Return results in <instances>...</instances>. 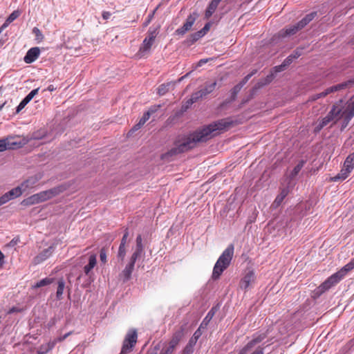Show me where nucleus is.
<instances>
[{
  "instance_id": "5fc2aeb1",
  "label": "nucleus",
  "mask_w": 354,
  "mask_h": 354,
  "mask_svg": "<svg viewBox=\"0 0 354 354\" xmlns=\"http://www.w3.org/2000/svg\"><path fill=\"white\" fill-rule=\"evenodd\" d=\"M73 333V331H70L66 334H64L63 336L59 337L57 339H54L53 341H57V342H61L66 339L69 335H71Z\"/></svg>"
},
{
  "instance_id": "bf43d9fd",
  "label": "nucleus",
  "mask_w": 354,
  "mask_h": 354,
  "mask_svg": "<svg viewBox=\"0 0 354 354\" xmlns=\"http://www.w3.org/2000/svg\"><path fill=\"white\" fill-rule=\"evenodd\" d=\"M294 59L290 55L288 56L283 62V65H285L286 67H288L292 62Z\"/></svg>"
},
{
  "instance_id": "aec40b11",
  "label": "nucleus",
  "mask_w": 354,
  "mask_h": 354,
  "mask_svg": "<svg viewBox=\"0 0 354 354\" xmlns=\"http://www.w3.org/2000/svg\"><path fill=\"white\" fill-rule=\"evenodd\" d=\"M221 1L220 0H212L211 2L209 3L205 12V18L208 19L209 17H212L213 13L216 11L219 3Z\"/></svg>"
},
{
  "instance_id": "72a5a7b5",
  "label": "nucleus",
  "mask_w": 354,
  "mask_h": 354,
  "mask_svg": "<svg viewBox=\"0 0 354 354\" xmlns=\"http://www.w3.org/2000/svg\"><path fill=\"white\" fill-rule=\"evenodd\" d=\"M344 166L350 169L351 171L354 168V152L348 155V156L346 158Z\"/></svg>"
},
{
  "instance_id": "f03ea898",
  "label": "nucleus",
  "mask_w": 354,
  "mask_h": 354,
  "mask_svg": "<svg viewBox=\"0 0 354 354\" xmlns=\"http://www.w3.org/2000/svg\"><path fill=\"white\" fill-rule=\"evenodd\" d=\"M234 252V246L232 243L228 245L217 259L212 274V279L214 281L218 279L222 273L231 264Z\"/></svg>"
},
{
  "instance_id": "ddd939ff",
  "label": "nucleus",
  "mask_w": 354,
  "mask_h": 354,
  "mask_svg": "<svg viewBox=\"0 0 354 354\" xmlns=\"http://www.w3.org/2000/svg\"><path fill=\"white\" fill-rule=\"evenodd\" d=\"M184 335V329L181 327L179 330H176L169 341L168 345H166L167 347L174 351L176 346L178 344L181 339Z\"/></svg>"
},
{
  "instance_id": "4be33fe9",
  "label": "nucleus",
  "mask_w": 354,
  "mask_h": 354,
  "mask_svg": "<svg viewBox=\"0 0 354 354\" xmlns=\"http://www.w3.org/2000/svg\"><path fill=\"white\" fill-rule=\"evenodd\" d=\"M57 344V341L49 342L45 344L41 345L37 351V354H46L51 351Z\"/></svg>"
},
{
  "instance_id": "423d86ee",
  "label": "nucleus",
  "mask_w": 354,
  "mask_h": 354,
  "mask_svg": "<svg viewBox=\"0 0 354 354\" xmlns=\"http://www.w3.org/2000/svg\"><path fill=\"white\" fill-rule=\"evenodd\" d=\"M342 279L339 277L337 272L334 273L316 288L315 294L317 297L320 296L324 292L338 283Z\"/></svg>"
},
{
  "instance_id": "603ef678",
  "label": "nucleus",
  "mask_w": 354,
  "mask_h": 354,
  "mask_svg": "<svg viewBox=\"0 0 354 354\" xmlns=\"http://www.w3.org/2000/svg\"><path fill=\"white\" fill-rule=\"evenodd\" d=\"M211 23L210 22H207V24H205L204 27L200 30L201 32H202L203 35L205 36L207 32L210 29V27H211Z\"/></svg>"
},
{
  "instance_id": "2f4dec72",
  "label": "nucleus",
  "mask_w": 354,
  "mask_h": 354,
  "mask_svg": "<svg viewBox=\"0 0 354 354\" xmlns=\"http://www.w3.org/2000/svg\"><path fill=\"white\" fill-rule=\"evenodd\" d=\"M306 163V161L304 160H301L297 165L294 167L292 171L290 173V178H295L299 172L301 171V169L304 167V165Z\"/></svg>"
},
{
  "instance_id": "9d476101",
  "label": "nucleus",
  "mask_w": 354,
  "mask_h": 354,
  "mask_svg": "<svg viewBox=\"0 0 354 354\" xmlns=\"http://www.w3.org/2000/svg\"><path fill=\"white\" fill-rule=\"evenodd\" d=\"M301 30H302V28L300 27V26H299V24L297 23L294 25H290L281 29L278 32V37L279 38H286L288 37H290L292 35H295L298 31Z\"/></svg>"
},
{
  "instance_id": "a18cd8bd",
  "label": "nucleus",
  "mask_w": 354,
  "mask_h": 354,
  "mask_svg": "<svg viewBox=\"0 0 354 354\" xmlns=\"http://www.w3.org/2000/svg\"><path fill=\"white\" fill-rule=\"evenodd\" d=\"M196 339H194L193 337H191L189 339L188 343L187 344V345L185 347L194 351V347L196 345Z\"/></svg>"
},
{
  "instance_id": "b1692460",
  "label": "nucleus",
  "mask_w": 354,
  "mask_h": 354,
  "mask_svg": "<svg viewBox=\"0 0 354 354\" xmlns=\"http://www.w3.org/2000/svg\"><path fill=\"white\" fill-rule=\"evenodd\" d=\"M96 255L91 254L88 258V263L84 267V272L86 275H89L91 270L96 266Z\"/></svg>"
},
{
  "instance_id": "6e6552de",
  "label": "nucleus",
  "mask_w": 354,
  "mask_h": 354,
  "mask_svg": "<svg viewBox=\"0 0 354 354\" xmlns=\"http://www.w3.org/2000/svg\"><path fill=\"white\" fill-rule=\"evenodd\" d=\"M23 193L24 191L20 185L12 189L0 197V206L8 203L12 199L19 197Z\"/></svg>"
},
{
  "instance_id": "c9c22d12",
  "label": "nucleus",
  "mask_w": 354,
  "mask_h": 354,
  "mask_svg": "<svg viewBox=\"0 0 354 354\" xmlns=\"http://www.w3.org/2000/svg\"><path fill=\"white\" fill-rule=\"evenodd\" d=\"M142 252L143 250L136 249L132 254L129 263L135 266L136 260L142 255Z\"/></svg>"
},
{
  "instance_id": "7ed1b4c3",
  "label": "nucleus",
  "mask_w": 354,
  "mask_h": 354,
  "mask_svg": "<svg viewBox=\"0 0 354 354\" xmlns=\"http://www.w3.org/2000/svg\"><path fill=\"white\" fill-rule=\"evenodd\" d=\"M159 26L158 27H150L147 31V36L143 40L142 45L140 47L138 53L140 57L145 56L148 53L155 41L159 32Z\"/></svg>"
},
{
  "instance_id": "a211bd4d",
  "label": "nucleus",
  "mask_w": 354,
  "mask_h": 354,
  "mask_svg": "<svg viewBox=\"0 0 354 354\" xmlns=\"http://www.w3.org/2000/svg\"><path fill=\"white\" fill-rule=\"evenodd\" d=\"M54 247L50 246L46 249H44L41 253H39L35 258V262L39 263L46 259H47L53 252Z\"/></svg>"
},
{
  "instance_id": "f257e3e1",
  "label": "nucleus",
  "mask_w": 354,
  "mask_h": 354,
  "mask_svg": "<svg viewBox=\"0 0 354 354\" xmlns=\"http://www.w3.org/2000/svg\"><path fill=\"white\" fill-rule=\"evenodd\" d=\"M232 125V121L224 118L215 121L208 125L197 129L196 131L184 135L175 142V147L171 148L165 156H174L194 149L198 143L205 142L216 135V131L228 129Z\"/></svg>"
},
{
  "instance_id": "0e129e2a",
  "label": "nucleus",
  "mask_w": 354,
  "mask_h": 354,
  "mask_svg": "<svg viewBox=\"0 0 354 354\" xmlns=\"http://www.w3.org/2000/svg\"><path fill=\"white\" fill-rule=\"evenodd\" d=\"M216 82L214 81V82L211 83V84H206L205 85V87L209 89V91L212 93L216 88Z\"/></svg>"
},
{
  "instance_id": "cd10ccee",
  "label": "nucleus",
  "mask_w": 354,
  "mask_h": 354,
  "mask_svg": "<svg viewBox=\"0 0 354 354\" xmlns=\"http://www.w3.org/2000/svg\"><path fill=\"white\" fill-rule=\"evenodd\" d=\"M341 113L342 109L339 107L334 105L326 115L329 116L330 118L333 120L334 119L340 118L342 116Z\"/></svg>"
},
{
  "instance_id": "774afa93",
  "label": "nucleus",
  "mask_w": 354,
  "mask_h": 354,
  "mask_svg": "<svg viewBox=\"0 0 354 354\" xmlns=\"http://www.w3.org/2000/svg\"><path fill=\"white\" fill-rule=\"evenodd\" d=\"M194 351L185 347L181 352V354H193Z\"/></svg>"
},
{
  "instance_id": "6ab92c4d",
  "label": "nucleus",
  "mask_w": 354,
  "mask_h": 354,
  "mask_svg": "<svg viewBox=\"0 0 354 354\" xmlns=\"http://www.w3.org/2000/svg\"><path fill=\"white\" fill-rule=\"evenodd\" d=\"M288 193H289V189L288 187H283V189H281L279 194H278L276 198L274 199V202L272 203V206L274 208H277L279 206H280L281 204L282 203L283 201L284 200V198L288 196Z\"/></svg>"
},
{
  "instance_id": "3c124183",
  "label": "nucleus",
  "mask_w": 354,
  "mask_h": 354,
  "mask_svg": "<svg viewBox=\"0 0 354 354\" xmlns=\"http://www.w3.org/2000/svg\"><path fill=\"white\" fill-rule=\"evenodd\" d=\"M251 78V75H247L244 77V78L239 83L237 84L238 86H239L241 88L243 86L248 82V80Z\"/></svg>"
},
{
  "instance_id": "c756f323",
  "label": "nucleus",
  "mask_w": 354,
  "mask_h": 354,
  "mask_svg": "<svg viewBox=\"0 0 354 354\" xmlns=\"http://www.w3.org/2000/svg\"><path fill=\"white\" fill-rule=\"evenodd\" d=\"M174 84L173 82H167L165 84H160L158 88V93L159 95H164L165 93H167L169 88L171 86H174Z\"/></svg>"
},
{
  "instance_id": "338daca9",
  "label": "nucleus",
  "mask_w": 354,
  "mask_h": 354,
  "mask_svg": "<svg viewBox=\"0 0 354 354\" xmlns=\"http://www.w3.org/2000/svg\"><path fill=\"white\" fill-rule=\"evenodd\" d=\"M143 126L142 124L140 123V122L139 121L136 124H135L132 129H131V131L132 132H135L137 130H138L139 129H140Z\"/></svg>"
},
{
  "instance_id": "a19ab883",
  "label": "nucleus",
  "mask_w": 354,
  "mask_h": 354,
  "mask_svg": "<svg viewBox=\"0 0 354 354\" xmlns=\"http://www.w3.org/2000/svg\"><path fill=\"white\" fill-rule=\"evenodd\" d=\"M241 88L237 84L235 85L231 90L232 100H234L237 94L241 91Z\"/></svg>"
},
{
  "instance_id": "39448f33",
  "label": "nucleus",
  "mask_w": 354,
  "mask_h": 354,
  "mask_svg": "<svg viewBox=\"0 0 354 354\" xmlns=\"http://www.w3.org/2000/svg\"><path fill=\"white\" fill-rule=\"evenodd\" d=\"M65 189L66 187L64 185H59L50 189L40 192L35 195L37 198V203H39L59 195L65 191Z\"/></svg>"
},
{
  "instance_id": "37998d69",
  "label": "nucleus",
  "mask_w": 354,
  "mask_h": 354,
  "mask_svg": "<svg viewBox=\"0 0 354 354\" xmlns=\"http://www.w3.org/2000/svg\"><path fill=\"white\" fill-rule=\"evenodd\" d=\"M136 249L144 250V245L142 244V239L140 234L136 238Z\"/></svg>"
},
{
  "instance_id": "0eeeda50",
  "label": "nucleus",
  "mask_w": 354,
  "mask_h": 354,
  "mask_svg": "<svg viewBox=\"0 0 354 354\" xmlns=\"http://www.w3.org/2000/svg\"><path fill=\"white\" fill-rule=\"evenodd\" d=\"M268 330L261 333H255L253 338L250 341L241 351L239 354H246L250 349H252L256 344L261 342L264 339L268 337Z\"/></svg>"
},
{
  "instance_id": "de8ad7c7",
  "label": "nucleus",
  "mask_w": 354,
  "mask_h": 354,
  "mask_svg": "<svg viewBox=\"0 0 354 354\" xmlns=\"http://www.w3.org/2000/svg\"><path fill=\"white\" fill-rule=\"evenodd\" d=\"M128 236H129V231H128V229L126 228L125 230H124V233L123 234V236H122V238L121 239V242H120V245H126L127 241Z\"/></svg>"
},
{
  "instance_id": "4d7b16f0",
  "label": "nucleus",
  "mask_w": 354,
  "mask_h": 354,
  "mask_svg": "<svg viewBox=\"0 0 354 354\" xmlns=\"http://www.w3.org/2000/svg\"><path fill=\"white\" fill-rule=\"evenodd\" d=\"M286 68L287 67L285 65H283V63L282 62L281 64L274 66L273 69L275 73H280L284 71Z\"/></svg>"
},
{
  "instance_id": "2eb2a0df",
  "label": "nucleus",
  "mask_w": 354,
  "mask_h": 354,
  "mask_svg": "<svg viewBox=\"0 0 354 354\" xmlns=\"http://www.w3.org/2000/svg\"><path fill=\"white\" fill-rule=\"evenodd\" d=\"M41 178V174H36L35 176H30L24 180L22 183H21L20 187L22 188L24 192L27 189L32 187Z\"/></svg>"
},
{
  "instance_id": "f3484780",
  "label": "nucleus",
  "mask_w": 354,
  "mask_h": 354,
  "mask_svg": "<svg viewBox=\"0 0 354 354\" xmlns=\"http://www.w3.org/2000/svg\"><path fill=\"white\" fill-rule=\"evenodd\" d=\"M133 268L134 265L129 263L119 274L120 279H122L124 283L128 281L131 279Z\"/></svg>"
},
{
  "instance_id": "052dcab7",
  "label": "nucleus",
  "mask_w": 354,
  "mask_h": 354,
  "mask_svg": "<svg viewBox=\"0 0 354 354\" xmlns=\"http://www.w3.org/2000/svg\"><path fill=\"white\" fill-rule=\"evenodd\" d=\"M214 309L212 308L207 313V315H206V317H205L203 323L205 322V321H207L209 322L212 318V317L214 316Z\"/></svg>"
},
{
  "instance_id": "9b49d317",
  "label": "nucleus",
  "mask_w": 354,
  "mask_h": 354,
  "mask_svg": "<svg viewBox=\"0 0 354 354\" xmlns=\"http://www.w3.org/2000/svg\"><path fill=\"white\" fill-rule=\"evenodd\" d=\"M301 30H302V28L300 27V26H299V24L297 23L294 25H290L281 29L278 32V37L279 38H286L288 37H290L292 35H295L298 31Z\"/></svg>"
},
{
  "instance_id": "49530a36",
  "label": "nucleus",
  "mask_w": 354,
  "mask_h": 354,
  "mask_svg": "<svg viewBox=\"0 0 354 354\" xmlns=\"http://www.w3.org/2000/svg\"><path fill=\"white\" fill-rule=\"evenodd\" d=\"M192 35V41H198L199 39L202 38L204 35H203L202 32L197 31Z\"/></svg>"
},
{
  "instance_id": "4468645a",
  "label": "nucleus",
  "mask_w": 354,
  "mask_h": 354,
  "mask_svg": "<svg viewBox=\"0 0 354 354\" xmlns=\"http://www.w3.org/2000/svg\"><path fill=\"white\" fill-rule=\"evenodd\" d=\"M40 55V49L39 47H32L30 48L24 57V61L26 64L34 62Z\"/></svg>"
},
{
  "instance_id": "6e6d98bb",
  "label": "nucleus",
  "mask_w": 354,
  "mask_h": 354,
  "mask_svg": "<svg viewBox=\"0 0 354 354\" xmlns=\"http://www.w3.org/2000/svg\"><path fill=\"white\" fill-rule=\"evenodd\" d=\"M150 116L151 115H149V113L145 112L139 121L140 122L141 124L144 125L145 123L149 119Z\"/></svg>"
},
{
  "instance_id": "a878e982",
  "label": "nucleus",
  "mask_w": 354,
  "mask_h": 354,
  "mask_svg": "<svg viewBox=\"0 0 354 354\" xmlns=\"http://www.w3.org/2000/svg\"><path fill=\"white\" fill-rule=\"evenodd\" d=\"M351 172V171L350 169L344 166L343 168L341 169L340 172L333 178V180L335 182L338 180H345Z\"/></svg>"
},
{
  "instance_id": "e2e57ef3",
  "label": "nucleus",
  "mask_w": 354,
  "mask_h": 354,
  "mask_svg": "<svg viewBox=\"0 0 354 354\" xmlns=\"http://www.w3.org/2000/svg\"><path fill=\"white\" fill-rule=\"evenodd\" d=\"M159 349L160 345L158 344L156 346H154L153 348L149 350L147 354H158V351H159Z\"/></svg>"
},
{
  "instance_id": "13d9d810",
  "label": "nucleus",
  "mask_w": 354,
  "mask_h": 354,
  "mask_svg": "<svg viewBox=\"0 0 354 354\" xmlns=\"http://www.w3.org/2000/svg\"><path fill=\"white\" fill-rule=\"evenodd\" d=\"M160 105H154L151 106L147 112L149 113L150 115H151V114L156 113L160 109Z\"/></svg>"
},
{
  "instance_id": "ea45409f",
  "label": "nucleus",
  "mask_w": 354,
  "mask_h": 354,
  "mask_svg": "<svg viewBox=\"0 0 354 354\" xmlns=\"http://www.w3.org/2000/svg\"><path fill=\"white\" fill-rule=\"evenodd\" d=\"M106 254H107V248H102L100 251V259L102 263L105 264L107 261L106 260Z\"/></svg>"
},
{
  "instance_id": "864d4df0",
  "label": "nucleus",
  "mask_w": 354,
  "mask_h": 354,
  "mask_svg": "<svg viewBox=\"0 0 354 354\" xmlns=\"http://www.w3.org/2000/svg\"><path fill=\"white\" fill-rule=\"evenodd\" d=\"M174 351L167 347L166 346H163L160 351L159 354H172Z\"/></svg>"
},
{
  "instance_id": "7c9ffc66",
  "label": "nucleus",
  "mask_w": 354,
  "mask_h": 354,
  "mask_svg": "<svg viewBox=\"0 0 354 354\" xmlns=\"http://www.w3.org/2000/svg\"><path fill=\"white\" fill-rule=\"evenodd\" d=\"M58 286L56 292V297L58 300L62 299V295L65 288V281L63 279H59L57 282Z\"/></svg>"
},
{
  "instance_id": "f704fd0d",
  "label": "nucleus",
  "mask_w": 354,
  "mask_h": 354,
  "mask_svg": "<svg viewBox=\"0 0 354 354\" xmlns=\"http://www.w3.org/2000/svg\"><path fill=\"white\" fill-rule=\"evenodd\" d=\"M21 204L24 206H30V205H33L38 204V203H37L35 195L33 194V195L24 199L21 202Z\"/></svg>"
},
{
  "instance_id": "09e8293b",
  "label": "nucleus",
  "mask_w": 354,
  "mask_h": 354,
  "mask_svg": "<svg viewBox=\"0 0 354 354\" xmlns=\"http://www.w3.org/2000/svg\"><path fill=\"white\" fill-rule=\"evenodd\" d=\"M302 50H303L302 48H301V49L297 48L296 50H295L293 51V53L292 54H290V55L292 57V58L294 59H297L298 57H299L301 55Z\"/></svg>"
},
{
  "instance_id": "79ce46f5",
  "label": "nucleus",
  "mask_w": 354,
  "mask_h": 354,
  "mask_svg": "<svg viewBox=\"0 0 354 354\" xmlns=\"http://www.w3.org/2000/svg\"><path fill=\"white\" fill-rule=\"evenodd\" d=\"M327 95V92L325 91L319 93H317L310 96V100L311 101H315L319 98L324 97Z\"/></svg>"
},
{
  "instance_id": "412c9836",
  "label": "nucleus",
  "mask_w": 354,
  "mask_h": 354,
  "mask_svg": "<svg viewBox=\"0 0 354 354\" xmlns=\"http://www.w3.org/2000/svg\"><path fill=\"white\" fill-rule=\"evenodd\" d=\"M317 17V12L313 11L310 13L306 15L303 19H301L297 23L299 26L303 29L306 26H307L310 21H312L315 17Z\"/></svg>"
},
{
  "instance_id": "c03bdc74",
  "label": "nucleus",
  "mask_w": 354,
  "mask_h": 354,
  "mask_svg": "<svg viewBox=\"0 0 354 354\" xmlns=\"http://www.w3.org/2000/svg\"><path fill=\"white\" fill-rule=\"evenodd\" d=\"M32 33L35 35L36 39H38V40L43 39L44 36H43L41 30L38 28H37V27L33 28Z\"/></svg>"
},
{
  "instance_id": "c85d7f7f",
  "label": "nucleus",
  "mask_w": 354,
  "mask_h": 354,
  "mask_svg": "<svg viewBox=\"0 0 354 354\" xmlns=\"http://www.w3.org/2000/svg\"><path fill=\"white\" fill-rule=\"evenodd\" d=\"M47 131L44 129H40L36 131H34L31 136V140H41L46 137Z\"/></svg>"
},
{
  "instance_id": "58836bf2",
  "label": "nucleus",
  "mask_w": 354,
  "mask_h": 354,
  "mask_svg": "<svg viewBox=\"0 0 354 354\" xmlns=\"http://www.w3.org/2000/svg\"><path fill=\"white\" fill-rule=\"evenodd\" d=\"M21 15V12L19 10L13 11L6 19L10 24L17 19Z\"/></svg>"
},
{
  "instance_id": "f8f14e48",
  "label": "nucleus",
  "mask_w": 354,
  "mask_h": 354,
  "mask_svg": "<svg viewBox=\"0 0 354 354\" xmlns=\"http://www.w3.org/2000/svg\"><path fill=\"white\" fill-rule=\"evenodd\" d=\"M255 280V274L253 271H249L241 279L239 282V287L241 289L246 290L251 283H254Z\"/></svg>"
},
{
  "instance_id": "473e14b6",
  "label": "nucleus",
  "mask_w": 354,
  "mask_h": 354,
  "mask_svg": "<svg viewBox=\"0 0 354 354\" xmlns=\"http://www.w3.org/2000/svg\"><path fill=\"white\" fill-rule=\"evenodd\" d=\"M54 281L53 278L46 277L41 280L37 281L34 286V288H38L43 286H46L52 283Z\"/></svg>"
},
{
  "instance_id": "1a4fd4ad",
  "label": "nucleus",
  "mask_w": 354,
  "mask_h": 354,
  "mask_svg": "<svg viewBox=\"0 0 354 354\" xmlns=\"http://www.w3.org/2000/svg\"><path fill=\"white\" fill-rule=\"evenodd\" d=\"M198 17V14L196 12H193L190 14L184 24L177 30H176L175 33L178 35H184L187 32L191 30L192 26L196 21V19Z\"/></svg>"
},
{
  "instance_id": "20e7f679",
  "label": "nucleus",
  "mask_w": 354,
  "mask_h": 354,
  "mask_svg": "<svg viewBox=\"0 0 354 354\" xmlns=\"http://www.w3.org/2000/svg\"><path fill=\"white\" fill-rule=\"evenodd\" d=\"M138 339L137 331L135 329H131L127 333L120 354H127L133 351Z\"/></svg>"
},
{
  "instance_id": "4c0bfd02",
  "label": "nucleus",
  "mask_w": 354,
  "mask_h": 354,
  "mask_svg": "<svg viewBox=\"0 0 354 354\" xmlns=\"http://www.w3.org/2000/svg\"><path fill=\"white\" fill-rule=\"evenodd\" d=\"M126 255L125 245H120L117 257L121 261H123Z\"/></svg>"
},
{
  "instance_id": "5701e85b",
  "label": "nucleus",
  "mask_w": 354,
  "mask_h": 354,
  "mask_svg": "<svg viewBox=\"0 0 354 354\" xmlns=\"http://www.w3.org/2000/svg\"><path fill=\"white\" fill-rule=\"evenodd\" d=\"M350 85L349 80L345 82H342L330 87L327 88L325 91L327 92V95L330 93H335L343 89H345Z\"/></svg>"
},
{
  "instance_id": "8fccbe9b",
  "label": "nucleus",
  "mask_w": 354,
  "mask_h": 354,
  "mask_svg": "<svg viewBox=\"0 0 354 354\" xmlns=\"http://www.w3.org/2000/svg\"><path fill=\"white\" fill-rule=\"evenodd\" d=\"M8 150L6 138L0 140V152Z\"/></svg>"
},
{
  "instance_id": "69168bd1",
  "label": "nucleus",
  "mask_w": 354,
  "mask_h": 354,
  "mask_svg": "<svg viewBox=\"0 0 354 354\" xmlns=\"http://www.w3.org/2000/svg\"><path fill=\"white\" fill-rule=\"evenodd\" d=\"M154 12L153 11L151 14L149 15V16L147 17V20L145 21V22L144 23V26H147L149 25V24L151 22V21L152 20L153 17V15H154Z\"/></svg>"
},
{
  "instance_id": "e433bc0d",
  "label": "nucleus",
  "mask_w": 354,
  "mask_h": 354,
  "mask_svg": "<svg viewBox=\"0 0 354 354\" xmlns=\"http://www.w3.org/2000/svg\"><path fill=\"white\" fill-rule=\"evenodd\" d=\"M203 93H200L199 91L194 92L192 94L189 100L191 104H194L198 101L200 99L203 98Z\"/></svg>"
},
{
  "instance_id": "dca6fc26",
  "label": "nucleus",
  "mask_w": 354,
  "mask_h": 354,
  "mask_svg": "<svg viewBox=\"0 0 354 354\" xmlns=\"http://www.w3.org/2000/svg\"><path fill=\"white\" fill-rule=\"evenodd\" d=\"M39 88L32 90L19 103L16 109V112L19 113L26 105L38 93Z\"/></svg>"
},
{
  "instance_id": "393cba45",
  "label": "nucleus",
  "mask_w": 354,
  "mask_h": 354,
  "mask_svg": "<svg viewBox=\"0 0 354 354\" xmlns=\"http://www.w3.org/2000/svg\"><path fill=\"white\" fill-rule=\"evenodd\" d=\"M354 268V258L351 259V261L348 263L346 265H345L343 268H342L339 271L337 272L339 275V277L343 279L346 274L352 270Z\"/></svg>"
},
{
  "instance_id": "bb28decb",
  "label": "nucleus",
  "mask_w": 354,
  "mask_h": 354,
  "mask_svg": "<svg viewBox=\"0 0 354 354\" xmlns=\"http://www.w3.org/2000/svg\"><path fill=\"white\" fill-rule=\"evenodd\" d=\"M6 142H7L8 149H19V148H21L24 145V143L22 142L21 141L15 140V138H7Z\"/></svg>"
},
{
  "instance_id": "680f3d73",
  "label": "nucleus",
  "mask_w": 354,
  "mask_h": 354,
  "mask_svg": "<svg viewBox=\"0 0 354 354\" xmlns=\"http://www.w3.org/2000/svg\"><path fill=\"white\" fill-rule=\"evenodd\" d=\"M332 120L330 118V117L326 115L324 118H322L320 122L322 124V126L325 127Z\"/></svg>"
}]
</instances>
